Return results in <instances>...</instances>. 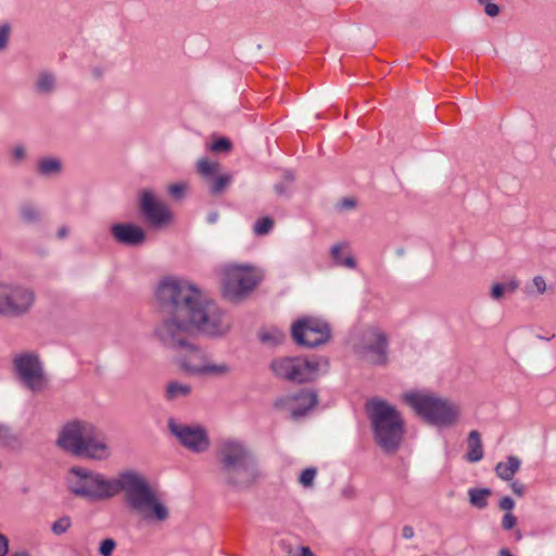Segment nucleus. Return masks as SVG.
<instances>
[{
	"label": "nucleus",
	"mask_w": 556,
	"mask_h": 556,
	"mask_svg": "<svg viewBox=\"0 0 556 556\" xmlns=\"http://www.w3.org/2000/svg\"><path fill=\"white\" fill-rule=\"evenodd\" d=\"M280 547L283 551L285 556H313L309 547L292 544L285 540L280 542Z\"/></svg>",
	"instance_id": "obj_30"
},
{
	"label": "nucleus",
	"mask_w": 556,
	"mask_h": 556,
	"mask_svg": "<svg viewBox=\"0 0 556 556\" xmlns=\"http://www.w3.org/2000/svg\"><path fill=\"white\" fill-rule=\"evenodd\" d=\"M216 459L220 483L236 492L249 490L262 477L255 457L241 440H220L216 448Z\"/></svg>",
	"instance_id": "obj_3"
},
{
	"label": "nucleus",
	"mask_w": 556,
	"mask_h": 556,
	"mask_svg": "<svg viewBox=\"0 0 556 556\" xmlns=\"http://www.w3.org/2000/svg\"><path fill=\"white\" fill-rule=\"evenodd\" d=\"M177 353V364L190 376L224 378L232 371V367L227 362H215L212 355L193 340Z\"/></svg>",
	"instance_id": "obj_8"
},
{
	"label": "nucleus",
	"mask_w": 556,
	"mask_h": 556,
	"mask_svg": "<svg viewBox=\"0 0 556 556\" xmlns=\"http://www.w3.org/2000/svg\"><path fill=\"white\" fill-rule=\"evenodd\" d=\"M510 488L513 490V492L518 495V496H522L525 494V491H526V486L523 483L519 482V481H513L510 483Z\"/></svg>",
	"instance_id": "obj_46"
},
{
	"label": "nucleus",
	"mask_w": 556,
	"mask_h": 556,
	"mask_svg": "<svg viewBox=\"0 0 556 556\" xmlns=\"http://www.w3.org/2000/svg\"><path fill=\"white\" fill-rule=\"evenodd\" d=\"M230 148L231 142L227 138H219L215 140L210 147V149L216 153L228 151Z\"/></svg>",
	"instance_id": "obj_39"
},
{
	"label": "nucleus",
	"mask_w": 556,
	"mask_h": 556,
	"mask_svg": "<svg viewBox=\"0 0 556 556\" xmlns=\"http://www.w3.org/2000/svg\"><path fill=\"white\" fill-rule=\"evenodd\" d=\"M115 546L116 543L113 539H105L100 544L99 553L102 556H112Z\"/></svg>",
	"instance_id": "obj_40"
},
{
	"label": "nucleus",
	"mask_w": 556,
	"mask_h": 556,
	"mask_svg": "<svg viewBox=\"0 0 556 556\" xmlns=\"http://www.w3.org/2000/svg\"><path fill=\"white\" fill-rule=\"evenodd\" d=\"M294 181V175L291 170H285L282 175V182L287 184L288 186H291V184Z\"/></svg>",
	"instance_id": "obj_51"
},
{
	"label": "nucleus",
	"mask_w": 556,
	"mask_h": 556,
	"mask_svg": "<svg viewBox=\"0 0 556 556\" xmlns=\"http://www.w3.org/2000/svg\"><path fill=\"white\" fill-rule=\"evenodd\" d=\"M260 281V274L250 264L229 263L224 265L220 270L223 295L231 302L245 299Z\"/></svg>",
	"instance_id": "obj_9"
},
{
	"label": "nucleus",
	"mask_w": 556,
	"mask_h": 556,
	"mask_svg": "<svg viewBox=\"0 0 556 556\" xmlns=\"http://www.w3.org/2000/svg\"><path fill=\"white\" fill-rule=\"evenodd\" d=\"M269 367L279 379L303 383L319 376L320 362L304 356H283L274 358Z\"/></svg>",
	"instance_id": "obj_11"
},
{
	"label": "nucleus",
	"mask_w": 556,
	"mask_h": 556,
	"mask_svg": "<svg viewBox=\"0 0 556 556\" xmlns=\"http://www.w3.org/2000/svg\"><path fill=\"white\" fill-rule=\"evenodd\" d=\"M63 163L56 156H42L36 163V172L45 178H53L61 175Z\"/></svg>",
	"instance_id": "obj_20"
},
{
	"label": "nucleus",
	"mask_w": 556,
	"mask_h": 556,
	"mask_svg": "<svg viewBox=\"0 0 556 556\" xmlns=\"http://www.w3.org/2000/svg\"><path fill=\"white\" fill-rule=\"evenodd\" d=\"M375 442L386 452H396L404 438L405 420L402 413L386 400L374 397L366 403Z\"/></svg>",
	"instance_id": "obj_6"
},
{
	"label": "nucleus",
	"mask_w": 556,
	"mask_h": 556,
	"mask_svg": "<svg viewBox=\"0 0 556 556\" xmlns=\"http://www.w3.org/2000/svg\"><path fill=\"white\" fill-rule=\"evenodd\" d=\"M547 285L543 276H534L530 283L526 285L523 288V292L528 296H538L542 295L546 292Z\"/></svg>",
	"instance_id": "obj_28"
},
{
	"label": "nucleus",
	"mask_w": 556,
	"mask_h": 556,
	"mask_svg": "<svg viewBox=\"0 0 556 556\" xmlns=\"http://www.w3.org/2000/svg\"><path fill=\"white\" fill-rule=\"evenodd\" d=\"M415 535L414 528L412 526H404L402 529V536L406 540L413 539Z\"/></svg>",
	"instance_id": "obj_50"
},
{
	"label": "nucleus",
	"mask_w": 556,
	"mask_h": 556,
	"mask_svg": "<svg viewBox=\"0 0 556 556\" xmlns=\"http://www.w3.org/2000/svg\"><path fill=\"white\" fill-rule=\"evenodd\" d=\"M70 233V229L66 227V226H62L59 230H58V238L59 239H65Z\"/></svg>",
	"instance_id": "obj_52"
},
{
	"label": "nucleus",
	"mask_w": 556,
	"mask_h": 556,
	"mask_svg": "<svg viewBox=\"0 0 556 556\" xmlns=\"http://www.w3.org/2000/svg\"><path fill=\"white\" fill-rule=\"evenodd\" d=\"M218 213L217 212H211L208 213L206 220L208 224H215L218 220Z\"/></svg>",
	"instance_id": "obj_53"
},
{
	"label": "nucleus",
	"mask_w": 556,
	"mask_h": 556,
	"mask_svg": "<svg viewBox=\"0 0 556 556\" xmlns=\"http://www.w3.org/2000/svg\"><path fill=\"white\" fill-rule=\"evenodd\" d=\"M521 467V460L515 455H509L505 462L496 464L494 471L504 481H511Z\"/></svg>",
	"instance_id": "obj_21"
},
{
	"label": "nucleus",
	"mask_w": 556,
	"mask_h": 556,
	"mask_svg": "<svg viewBox=\"0 0 556 556\" xmlns=\"http://www.w3.org/2000/svg\"><path fill=\"white\" fill-rule=\"evenodd\" d=\"M110 231L117 243L127 247L141 245L147 239L146 231L140 226L131 223L113 224Z\"/></svg>",
	"instance_id": "obj_18"
},
{
	"label": "nucleus",
	"mask_w": 556,
	"mask_h": 556,
	"mask_svg": "<svg viewBox=\"0 0 556 556\" xmlns=\"http://www.w3.org/2000/svg\"><path fill=\"white\" fill-rule=\"evenodd\" d=\"M197 168L205 179H211L217 172L218 164L204 157L198 161Z\"/></svg>",
	"instance_id": "obj_31"
},
{
	"label": "nucleus",
	"mask_w": 556,
	"mask_h": 556,
	"mask_svg": "<svg viewBox=\"0 0 556 556\" xmlns=\"http://www.w3.org/2000/svg\"><path fill=\"white\" fill-rule=\"evenodd\" d=\"M9 552V541L7 536L0 533V556H5Z\"/></svg>",
	"instance_id": "obj_49"
},
{
	"label": "nucleus",
	"mask_w": 556,
	"mask_h": 556,
	"mask_svg": "<svg viewBox=\"0 0 556 556\" xmlns=\"http://www.w3.org/2000/svg\"><path fill=\"white\" fill-rule=\"evenodd\" d=\"M517 522V518L511 513H506L502 519V527L505 530H511Z\"/></svg>",
	"instance_id": "obj_41"
},
{
	"label": "nucleus",
	"mask_w": 556,
	"mask_h": 556,
	"mask_svg": "<svg viewBox=\"0 0 556 556\" xmlns=\"http://www.w3.org/2000/svg\"><path fill=\"white\" fill-rule=\"evenodd\" d=\"M358 354L367 362L375 365H382L388 358V338L378 327L370 326L363 331Z\"/></svg>",
	"instance_id": "obj_15"
},
{
	"label": "nucleus",
	"mask_w": 556,
	"mask_h": 556,
	"mask_svg": "<svg viewBox=\"0 0 556 556\" xmlns=\"http://www.w3.org/2000/svg\"><path fill=\"white\" fill-rule=\"evenodd\" d=\"M348 248L346 243H337L332 245L330 250V255L337 266H343L350 269L356 267V261L354 256L350 253L344 254L343 250Z\"/></svg>",
	"instance_id": "obj_24"
},
{
	"label": "nucleus",
	"mask_w": 556,
	"mask_h": 556,
	"mask_svg": "<svg viewBox=\"0 0 556 556\" xmlns=\"http://www.w3.org/2000/svg\"><path fill=\"white\" fill-rule=\"evenodd\" d=\"M168 193L179 200L184 197L186 190H187V184L185 182H177V184H173L168 187Z\"/></svg>",
	"instance_id": "obj_38"
},
{
	"label": "nucleus",
	"mask_w": 556,
	"mask_h": 556,
	"mask_svg": "<svg viewBox=\"0 0 556 556\" xmlns=\"http://www.w3.org/2000/svg\"><path fill=\"white\" fill-rule=\"evenodd\" d=\"M72 526V519L70 516H62L51 525V531L55 535L65 533Z\"/></svg>",
	"instance_id": "obj_35"
},
{
	"label": "nucleus",
	"mask_w": 556,
	"mask_h": 556,
	"mask_svg": "<svg viewBox=\"0 0 556 556\" xmlns=\"http://www.w3.org/2000/svg\"><path fill=\"white\" fill-rule=\"evenodd\" d=\"M521 538H522L521 532L519 530L516 531V540L519 541V540H521Z\"/></svg>",
	"instance_id": "obj_54"
},
{
	"label": "nucleus",
	"mask_w": 556,
	"mask_h": 556,
	"mask_svg": "<svg viewBox=\"0 0 556 556\" xmlns=\"http://www.w3.org/2000/svg\"><path fill=\"white\" fill-rule=\"evenodd\" d=\"M491 495L489 488H471L468 490L469 503L479 509H483L488 506V498Z\"/></svg>",
	"instance_id": "obj_26"
},
{
	"label": "nucleus",
	"mask_w": 556,
	"mask_h": 556,
	"mask_svg": "<svg viewBox=\"0 0 556 556\" xmlns=\"http://www.w3.org/2000/svg\"><path fill=\"white\" fill-rule=\"evenodd\" d=\"M34 91L39 96H51L58 89V78L50 70H41L37 73L34 83Z\"/></svg>",
	"instance_id": "obj_19"
},
{
	"label": "nucleus",
	"mask_w": 556,
	"mask_h": 556,
	"mask_svg": "<svg viewBox=\"0 0 556 556\" xmlns=\"http://www.w3.org/2000/svg\"><path fill=\"white\" fill-rule=\"evenodd\" d=\"M274 228V219L266 216L257 219L253 226L256 236L263 237L268 235Z\"/></svg>",
	"instance_id": "obj_32"
},
{
	"label": "nucleus",
	"mask_w": 556,
	"mask_h": 556,
	"mask_svg": "<svg viewBox=\"0 0 556 556\" xmlns=\"http://www.w3.org/2000/svg\"><path fill=\"white\" fill-rule=\"evenodd\" d=\"M191 392L192 387L189 383L173 380L169 381L164 389V399L167 402H176L188 397Z\"/></svg>",
	"instance_id": "obj_22"
},
{
	"label": "nucleus",
	"mask_w": 556,
	"mask_h": 556,
	"mask_svg": "<svg viewBox=\"0 0 556 556\" xmlns=\"http://www.w3.org/2000/svg\"><path fill=\"white\" fill-rule=\"evenodd\" d=\"M484 11H485L486 15L493 17V16H496L498 14L500 8L495 3H486L485 8H484Z\"/></svg>",
	"instance_id": "obj_48"
},
{
	"label": "nucleus",
	"mask_w": 556,
	"mask_h": 556,
	"mask_svg": "<svg viewBox=\"0 0 556 556\" xmlns=\"http://www.w3.org/2000/svg\"><path fill=\"white\" fill-rule=\"evenodd\" d=\"M138 204L147 222L156 228L169 224L173 214L165 203L159 200L151 189H142L138 194Z\"/></svg>",
	"instance_id": "obj_16"
},
{
	"label": "nucleus",
	"mask_w": 556,
	"mask_h": 556,
	"mask_svg": "<svg viewBox=\"0 0 556 556\" xmlns=\"http://www.w3.org/2000/svg\"><path fill=\"white\" fill-rule=\"evenodd\" d=\"M70 491L90 502L109 500L123 492L127 508L147 523H163L170 517V510L157 488L142 473L125 470L116 478L81 467H73L67 478Z\"/></svg>",
	"instance_id": "obj_1"
},
{
	"label": "nucleus",
	"mask_w": 556,
	"mask_h": 556,
	"mask_svg": "<svg viewBox=\"0 0 556 556\" xmlns=\"http://www.w3.org/2000/svg\"><path fill=\"white\" fill-rule=\"evenodd\" d=\"M505 292L513 293L519 288V281L516 278H511L508 281L502 283Z\"/></svg>",
	"instance_id": "obj_45"
},
{
	"label": "nucleus",
	"mask_w": 556,
	"mask_h": 556,
	"mask_svg": "<svg viewBox=\"0 0 556 556\" xmlns=\"http://www.w3.org/2000/svg\"><path fill=\"white\" fill-rule=\"evenodd\" d=\"M404 402L427 424L439 428L455 426L460 418V406L431 391H409Z\"/></svg>",
	"instance_id": "obj_7"
},
{
	"label": "nucleus",
	"mask_w": 556,
	"mask_h": 556,
	"mask_svg": "<svg viewBox=\"0 0 556 556\" xmlns=\"http://www.w3.org/2000/svg\"><path fill=\"white\" fill-rule=\"evenodd\" d=\"M18 214L22 222L28 225H36L41 220L40 208L30 202H25L21 204L18 208Z\"/></svg>",
	"instance_id": "obj_25"
},
{
	"label": "nucleus",
	"mask_w": 556,
	"mask_h": 556,
	"mask_svg": "<svg viewBox=\"0 0 556 556\" xmlns=\"http://www.w3.org/2000/svg\"><path fill=\"white\" fill-rule=\"evenodd\" d=\"M356 206V201L354 198H344L340 202H338L337 207L340 211L352 210Z\"/></svg>",
	"instance_id": "obj_42"
},
{
	"label": "nucleus",
	"mask_w": 556,
	"mask_h": 556,
	"mask_svg": "<svg viewBox=\"0 0 556 556\" xmlns=\"http://www.w3.org/2000/svg\"><path fill=\"white\" fill-rule=\"evenodd\" d=\"M293 340L303 346L315 348L328 341L330 328L328 324L315 317H304L292 326Z\"/></svg>",
	"instance_id": "obj_14"
},
{
	"label": "nucleus",
	"mask_w": 556,
	"mask_h": 556,
	"mask_svg": "<svg viewBox=\"0 0 556 556\" xmlns=\"http://www.w3.org/2000/svg\"><path fill=\"white\" fill-rule=\"evenodd\" d=\"M316 404V393L311 390H303L278 397L275 402V407L289 413L292 418L296 419L304 416Z\"/></svg>",
	"instance_id": "obj_17"
},
{
	"label": "nucleus",
	"mask_w": 556,
	"mask_h": 556,
	"mask_svg": "<svg viewBox=\"0 0 556 556\" xmlns=\"http://www.w3.org/2000/svg\"><path fill=\"white\" fill-rule=\"evenodd\" d=\"M35 302L36 293L31 287L21 282L0 281V317L26 316Z\"/></svg>",
	"instance_id": "obj_10"
},
{
	"label": "nucleus",
	"mask_w": 556,
	"mask_h": 556,
	"mask_svg": "<svg viewBox=\"0 0 556 556\" xmlns=\"http://www.w3.org/2000/svg\"><path fill=\"white\" fill-rule=\"evenodd\" d=\"M56 446L77 457L104 460L111 456L105 434L92 422L73 419L64 424L58 434Z\"/></svg>",
	"instance_id": "obj_5"
},
{
	"label": "nucleus",
	"mask_w": 556,
	"mask_h": 556,
	"mask_svg": "<svg viewBox=\"0 0 556 556\" xmlns=\"http://www.w3.org/2000/svg\"><path fill=\"white\" fill-rule=\"evenodd\" d=\"M27 157V150L23 144H15L10 150V162L14 166L21 165Z\"/></svg>",
	"instance_id": "obj_34"
},
{
	"label": "nucleus",
	"mask_w": 556,
	"mask_h": 556,
	"mask_svg": "<svg viewBox=\"0 0 556 556\" xmlns=\"http://www.w3.org/2000/svg\"><path fill=\"white\" fill-rule=\"evenodd\" d=\"M168 430L180 445L194 454L205 453L211 446L208 431L199 424H187L175 418L167 421Z\"/></svg>",
	"instance_id": "obj_13"
},
{
	"label": "nucleus",
	"mask_w": 556,
	"mask_h": 556,
	"mask_svg": "<svg viewBox=\"0 0 556 556\" xmlns=\"http://www.w3.org/2000/svg\"><path fill=\"white\" fill-rule=\"evenodd\" d=\"M18 443V435L13 429L9 425L0 422V447L14 448Z\"/></svg>",
	"instance_id": "obj_27"
},
{
	"label": "nucleus",
	"mask_w": 556,
	"mask_h": 556,
	"mask_svg": "<svg viewBox=\"0 0 556 556\" xmlns=\"http://www.w3.org/2000/svg\"><path fill=\"white\" fill-rule=\"evenodd\" d=\"M163 294L166 303L175 295L182 301L181 312L188 315L193 334L223 339L230 332L232 323L227 312L188 280L177 278V287L166 289Z\"/></svg>",
	"instance_id": "obj_2"
},
{
	"label": "nucleus",
	"mask_w": 556,
	"mask_h": 556,
	"mask_svg": "<svg viewBox=\"0 0 556 556\" xmlns=\"http://www.w3.org/2000/svg\"><path fill=\"white\" fill-rule=\"evenodd\" d=\"M11 34V26L9 23L0 24V51L8 48Z\"/></svg>",
	"instance_id": "obj_37"
},
{
	"label": "nucleus",
	"mask_w": 556,
	"mask_h": 556,
	"mask_svg": "<svg viewBox=\"0 0 556 556\" xmlns=\"http://www.w3.org/2000/svg\"><path fill=\"white\" fill-rule=\"evenodd\" d=\"M210 191L213 194L220 193L231 181V176L228 174L219 175L210 179Z\"/></svg>",
	"instance_id": "obj_33"
},
{
	"label": "nucleus",
	"mask_w": 556,
	"mask_h": 556,
	"mask_svg": "<svg viewBox=\"0 0 556 556\" xmlns=\"http://www.w3.org/2000/svg\"><path fill=\"white\" fill-rule=\"evenodd\" d=\"M260 340L269 346H276L285 339V333L276 328L262 330L260 332Z\"/></svg>",
	"instance_id": "obj_29"
},
{
	"label": "nucleus",
	"mask_w": 556,
	"mask_h": 556,
	"mask_svg": "<svg viewBox=\"0 0 556 556\" xmlns=\"http://www.w3.org/2000/svg\"><path fill=\"white\" fill-rule=\"evenodd\" d=\"M504 293H505V290L502 286V283H494L492 287H491V298L493 300H501L503 296H504Z\"/></svg>",
	"instance_id": "obj_44"
},
{
	"label": "nucleus",
	"mask_w": 556,
	"mask_h": 556,
	"mask_svg": "<svg viewBox=\"0 0 556 556\" xmlns=\"http://www.w3.org/2000/svg\"><path fill=\"white\" fill-rule=\"evenodd\" d=\"M316 475L317 470L314 467H308L301 472L299 481L304 488H311Z\"/></svg>",
	"instance_id": "obj_36"
},
{
	"label": "nucleus",
	"mask_w": 556,
	"mask_h": 556,
	"mask_svg": "<svg viewBox=\"0 0 556 556\" xmlns=\"http://www.w3.org/2000/svg\"><path fill=\"white\" fill-rule=\"evenodd\" d=\"M289 187L287 184L280 181L275 185V191L278 195H288L289 194Z\"/></svg>",
	"instance_id": "obj_47"
},
{
	"label": "nucleus",
	"mask_w": 556,
	"mask_h": 556,
	"mask_svg": "<svg viewBox=\"0 0 556 556\" xmlns=\"http://www.w3.org/2000/svg\"><path fill=\"white\" fill-rule=\"evenodd\" d=\"M498 507L506 513H510L515 507V501L510 496H504L498 502Z\"/></svg>",
	"instance_id": "obj_43"
},
{
	"label": "nucleus",
	"mask_w": 556,
	"mask_h": 556,
	"mask_svg": "<svg viewBox=\"0 0 556 556\" xmlns=\"http://www.w3.org/2000/svg\"><path fill=\"white\" fill-rule=\"evenodd\" d=\"M485 0H479L480 3H483Z\"/></svg>",
	"instance_id": "obj_56"
},
{
	"label": "nucleus",
	"mask_w": 556,
	"mask_h": 556,
	"mask_svg": "<svg viewBox=\"0 0 556 556\" xmlns=\"http://www.w3.org/2000/svg\"><path fill=\"white\" fill-rule=\"evenodd\" d=\"M15 375L33 392L42 391L48 384L43 363L34 351L16 353L12 359Z\"/></svg>",
	"instance_id": "obj_12"
},
{
	"label": "nucleus",
	"mask_w": 556,
	"mask_h": 556,
	"mask_svg": "<svg viewBox=\"0 0 556 556\" xmlns=\"http://www.w3.org/2000/svg\"><path fill=\"white\" fill-rule=\"evenodd\" d=\"M12 556H29V555L25 552H21V553H15Z\"/></svg>",
	"instance_id": "obj_55"
},
{
	"label": "nucleus",
	"mask_w": 556,
	"mask_h": 556,
	"mask_svg": "<svg viewBox=\"0 0 556 556\" xmlns=\"http://www.w3.org/2000/svg\"><path fill=\"white\" fill-rule=\"evenodd\" d=\"M170 287H177V278L166 277L155 289L156 303L167 316L154 328V337L163 348L178 352L192 340L194 334L188 315L181 312L185 308L182 301L176 295L167 303L162 300L163 292Z\"/></svg>",
	"instance_id": "obj_4"
},
{
	"label": "nucleus",
	"mask_w": 556,
	"mask_h": 556,
	"mask_svg": "<svg viewBox=\"0 0 556 556\" xmlns=\"http://www.w3.org/2000/svg\"><path fill=\"white\" fill-rule=\"evenodd\" d=\"M467 453L466 459L469 463H478L483 458V446L480 438V433L477 430H471L468 434L467 440Z\"/></svg>",
	"instance_id": "obj_23"
}]
</instances>
